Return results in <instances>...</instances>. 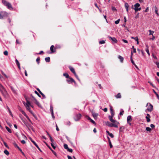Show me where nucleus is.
<instances>
[{"mask_svg": "<svg viewBox=\"0 0 159 159\" xmlns=\"http://www.w3.org/2000/svg\"><path fill=\"white\" fill-rule=\"evenodd\" d=\"M149 35H152L153 33H154L153 31H152L151 30H149Z\"/></svg>", "mask_w": 159, "mask_h": 159, "instance_id": "35", "label": "nucleus"}, {"mask_svg": "<svg viewBox=\"0 0 159 159\" xmlns=\"http://www.w3.org/2000/svg\"><path fill=\"white\" fill-rule=\"evenodd\" d=\"M14 145L16 148H19V147L18 146V145L16 143H14Z\"/></svg>", "mask_w": 159, "mask_h": 159, "instance_id": "53", "label": "nucleus"}, {"mask_svg": "<svg viewBox=\"0 0 159 159\" xmlns=\"http://www.w3.org/2000/svg\"><path fill=\"white\" fill-rule=\"evenodd\" d=\"M51 145L52 147L54 149H55L56 147L54 146L53 143H51Z\"/></svg>", "mask_w": 159, "mask_h": 159, "instance_id": "51", "label": "nucleus"}, {"mask_svg": "<svg viewBox=\"0 0 159 159\" xmlns=\"http://www.w3.org/2000/svg\"><path fill=\"white\" fill-rule=\"evenodd\" d=\"M2 2L3 4L7 6V8L10 10H12L13 8L12 7L11 4L9 2H7L6 1L3 0L2 1Z\"/></svg>", "mask_w": 159, "mask_h": 159, "instance_id": "2", "label": "nucleus"}, {"mask_svg": "<svg viewBox=\"0 0 159 159\" xmlns=\"http://www.w3.org/2000/svg\"><path fill=\"white\" fill-rule=\"evenodd\" d=\"M146 130L148 131H150L151 129L150 127H147L146 128Z\"/></svg>", "mask_w": 159, "mask_h": 159, "instance_id": "40", "label": "nucleus"}, {"mask_svg": "<svg viewBox=\"0 0 159 159\" xmlns=\"http://www.w3.org/2000/svg\"><path fill=\"white\" fill-rule=\"evenodd\" d=\"M40 58L39 57H38L36 59V61L38 63V64H39V61H40Z\"/></svg>", "mask_w": 159, "mask_h": 159, "instance_id": "45", "label": "nucleus"}, {"mask_svg": "<svg viewBox=\"0 0 159 159\" xmlns=\"http://www.w3.org/2000/svg\"><path fill=\"white\" fill-rule=\"evenodd\" d=\"M63 75L66 77L67 78H69V75L67 73H64L63 74Z\"/></svg>", "mask_w": 159, "mask_h": 159, "instance_id": "29", "label": "nucleus"}, {"mask_svg": "<svg viewBox=\"0 0 159 159\" xmlns=\"http://www.w3.org/2000/svg\"><path fill=\"white\" fill-rule=\"evenodd\" d=\"M54 46L53 45H52L50 47V50L52 53L54 52L55 51L53 50Z\"/></svg>", "mask_w": 159, "mask_h": 159, "instance_id": "25", "label": "nucleus"}, {"mask_svg": "<svg viewBox=\"0 0 159 159\" xmlns=\"http://www.w3.org/2000/svg\"><path fill=\"white\" fill-rule=\"evenodd\" d=\"M124 111L123 109H121L120 111V115H122L124 113Z\"/></svg>", "mask_w": 159, "mask_h": 159, "instance_id": "39", "label": "nucleus"}, {"mask_svg": "<svg viewBox=\"0 0 159 159\" xmlns=\"http://www.w3.org/2000/svg\"><path fill=\"white\" fill-rule=\"evenodd\" d=\"M69 69H70V70L71 71L72 73H73L74 74H75L76 73L75 71V70L71 66H69Z\"/></svg>", "mask_w": 159, "mask_h": 159, "instance_id": "15", "label": "nucleus"}, {"mask_svg": "<svg viewBox=\"0 0 159 159\" xmlns=\"http://www.w3.org/2000/svg\"><path fill=\"white\" fill-rule=\"evenodd\" d=\"M16 42L17 44H20V43L19 42V40L18 39H17L16 41Z\"/></svg>", "mask_w": 159, "mask_h": 159, "instance_id": "61", "label": "nucleus"}, {"mask_svg": "<svg viewBox=\"0 0 159 159\" xmlns=\"http://www.w3.org/2000/svg\"><path fill=\"white\" fill-rule=\"evenodd\" d=\"M26 117L30 122L32 123L31 120H30V118H29L28 116H26Z\"/></svg>", "mask_w": 159, "mask_h": 159, "instance_id": "58", "label": "nucleus"}, {"mask_svg": "<svg viewBox=\"0 0 159 159\" xmlns=\"http://www.w3.org/2000/svg\"><path fill=\"white\" fill-rule=\"evenodd\" d=\"M148 104H149V105L148 107L147 110L149 111H151L153 110V106L152 104L149 103H147V106L148 105Z\"/></svg>", "mask_w": 159, "mask_h": 159, "instance_id": "8", "label": "nucleus"}, {"mask_svg": "<svg viewBox=\"0 0 159 159\" xmlns=\"http://www.w3.org/2000/svg\"><path fill=\"white\" fill-rule=\"evenodd\" d=\"M5 128L10 133H11V129L9 127L6 126Z\"/></svg>", "mask_w": 159, "mask_h": 159, "instance_id": "30", "label": "nucleus"}, {"mask_svg": "<svg viewBox=\"0 0 159 159\" xmlns=\"http://www.w3.org/2000/svg\"><path fill=\"white\" fill-rule=\"evenodd\" d=\"M114 123L115 124H110L108 126L111 127H114L115 128H117L118 126L117 125L119 124V122L117 121H116V122Z\"/></svg>", "mask_w": 159, "mask_h": 159, "instance_id": "6", "label": "nucleus"}, {"mask_svg": "<svg viewBox=\"0 0 159 159\" xmlns=\"http://www.w3.org/2000/svg\"><path fill=\"white\" fill-rule=\"evenodd\" d=\"M120 21V19H119L115 22V23L116 24H117L119 23Z\"/></svg>", "mask_w": 159, "mask_h": 159, "instance_id": "48", "label": "nucleus"}, {"mask_svg": "<svg viewBox=\"0 0 159 159\" xmlns=\"http://www.w3.org/2000/svg\"><path fill=\"white\" fill-rule=\"evenodd\" d=\"M67 81L69 84L74 82V83H75V82L74 80L72 78L70 77L67 80Z\"/></svg>", "mask_w": 159, "mask_h": 159, "instance_id": "9", "label": "nucleus"}, {"mask_svg": "<svg viewBox=\"0 0 159 159\" xmlns=\"http://www.w3.org/2000/svg\"><path fill=\"white\" fill-rule=\"evenodd\" d=\"M2 74L5 76V77L6 78H8V77L3 72V71H2Z\"/></svg>", "mask_w": 159, "mask_h": 159, "instance_id": "52", "label": "nucleus"}, {"mask_svg": "<svg viewBox=\"0 0 159 159\" xmlns=\"http://www.w3.org/2000/svg\"><path fill=\"white\" fill-rule=\"evenodd\" d=\"M118 58H119V59H120V61L121 63H122L123 62L124 60V58L123 57L120 55H119L118 56Z\"/></svg>", "mask_w": 159, "mask_h": 159, "instance_id": "18", "label": "nucleus"}, {"mask_svg": "<svg viewBox=\"0 0 159 159\" xmlns=\"http://www.w3.org/2000/svg\"><path fill=\"white\" fill-rule=\"evenodd\" d=\"M132 120L131 116H129L127 117V122L129 123V121Z\"/></svg>", "mask_w": 159, "mask_h": 159, "instance_id": "21", "label": "nucleus"}, {"mask_svg": "<svg viewBox=\"0 0 159 159\" xmlns=\"http://www.w3.org/2000/svg\"><path fill=\"white\" fill-rule=\"evenodd\" d=\"M4 153L7 155H9V153L8 151L7 150H5L4 151Z\"/></svg>", "mask_w": 159, "mask_h": 159, "instance_id": "33", "label": "nucleus"}, {"mask_svg": "<svg viewBox=\"0 0 159 159\" xmlns=\"http://www.w3.org/2000/svg\"><path fill=\"white\" fill-rule=\"evenodd\" d=\"M115 97L117 98H121V95L120 93H118Z\"/></svg>", "mask_w": 159, "mask_h": 159, "instance_id": "24", "label": "nucleus"}, {"mask_svg": "<svg viewBox=\"0 0 159 159\" xmlns=\"http://www.w3.org/2000/svg\"><path fill=\"white\" fill-rule=\"evenodd\" d=\"M0 91L5 98H6L8 96L9 94L4 87L0 90Z\"/></svg>", "mask_w": 159, "mask_h": 159, "instance_id": "3", "label": "nucleus"}, {"mask_svg": "<svg viewBox=\"0 0 159 159\" xmlns=\"http://www.w3.org/2000/svg\"><path fill=\"white\" fill-rule=\"evenodd\" d=\"M23 103L24 104V106L26 107L27 110H28L31 113L33 114V112L32 111L30 110V107H31L32 108H33V106L31 105L30 102L28 100H27L26 103H25V102H23Z\"/></svg>", "mask_w": 159, "mask_h": 159, "instance_id": "1", "label": "nucleus"}, {"mask_svg": "<svg viewBox=\"0 0 159 159\" xmlns=\"http://www.w3.org/2000/svg\"><path fill=\"white\" fill-rule=\"evenodd\" d=\"M21 143H22V144H24L25 143V141L24 140H22L21 141Z\"/></svg>", "mask_w": 159, "mask_h": 159, "instance_id": "57", "label": "nucleus"}, {"mask_svg": "<svg viewBox=\"0 0 159 159\" xmlns=\"http://www.w3.org/2000/svg\"><path fill=\"white\" fill-rule=\"evenodd\" d=\"M10 88L11 89V90L14 93H16V91L14 89L12 86H10Z\"/></svg>", "mask_w": 159, "mask_h": 159, "instance_id": "34", "label": "nucleus"}, {"mask_svg": "<svg viewBox=\"0 0 159 159\" xmlns=\"http://www.w3.org/2000/svg\"><path fill=\"white\" fill-rule=\"evenodd\" d=\"M125 8H128L129 7V5L126 2L125 4Z\"/></svg>", "mask_w": 159, "mask_h": 159, "instance_id": "38", "label": "nucleus"}, {"mask_svg": "<svg viewBox=\"0 0 159 159\" xmlns=\"http://www.w3.org/2000/svg\"><path fill=\"white\" fill-rule=\"evenodd\" d=\"M33 98L34 101L35 103L39 107H41V106L39 102L34 97H33Z\"/></svg>", "mask_w": 159, "mask_h": 159, "instance_id": "12", "label": "nucleus"}, {"mask_svg": "<svg viewBox=\"0 0 159 159\" xmlns=\"http://www.w3.org/2000/svg\"><path fill=\"white\" fill-rule=\"evenodd\" d=\"M155 13L157 15V16H159V14L158 12V9H157V7L156 6L155 7Z\"/></svg>", "mask_w": 159, "mask_h": 159, "instance_id": "26", "label": "nucleus"}, {"mask_svg": "<svg viewBox=\"0 0 159 159\" xmlns=\"http://www.w3.org/2000/svg\"><path fill=\"white\" fill-rule=\"evenodd\" d=\"M111 116H113L114 115V111H112L111 112Z\"/></svg>", "mask_w": 159, "mask_h": 159, "instance_id": "56", "label": "nucleus"}, {"mask_svg": "<svg viewBox=\"0 0 159 159\" xmlns=\"http://www.w3.org/2000/svg\"><path fill=\"white\" fill-rule=\"evenodd\" d=\"M81 116V115L80 113L77 114L74 118L75 120L76 121L79 120L80 119Z\"/></svg>", "mask_w": 159, "mask_h": 159, "instance_id": "7", "label": "nucleus"}, {"mask_svg": "<svg viewBox=\"0 0 159 159\" xmlns=\"http://www.w3.org/2000/svg\"><path fill=\"white\" fill-rule=\"evenodd\" d=\"M92 115L94 118L95 119H97L98 116V114L96 113H93Z\"/></svg>", "mask_w": 159, "mask_h": 159, "instance_id": "22", "label": "nucleus"}, {"mask_svg": "<svg viewBox=\"0 0 159 159\" xmlns=\"http://www.w3.org/2000/svg\"><path fill=\"white\" fill-rule=\"evenodd\" d=\"M7 109L8 111V112L10 114V115H11V116H12V114L11 113V110H10V108H9V107L7 106Z\"/></svg>", "mask_w": 159, "mask_h": 159, "instance_id": "31", "label": "nucleus"}, {"mask_svg": "<svg viewBox=\"0 0 159 159\" xmlns=\"http://www.w3.org/2000/svg\"><path fill=\"white\" fill-rule=\"evenodd\" d=\"M52 152H53V153L54 154V155L56 157H57V154L56 153V152H55L54 151L52 150V149L51 150Z\"/></svg>", "mask_w": 159, "mask_h": 159, "instance_id": "49", "label": "nucleus"}, {"mask_svg": "<svg viewBox=\"0 0 159 159\" xmlns=\"http://www.w3.org/2000/svg\"><path fill=\"white\" fill-rule=\"evenodd\" d=\"M153 91H154V93L156 95V96H157V98L159 100V95L157 93V92L154 90H153Z\"/></svg>", "mask_w": 159, "mask_h": 159, "instance_id": "36", "label": "nucleus"}, {"mask_svg": "<svg viewBox=\"0 0 159 159\" xmlns=\"http://www.w3.org/2000/svg\"><path fill=\"white\" fill-rule=\"evenodd\" d=\"M31 141L32 142L33 144L35 145V146L41 152H42L41 150L39 148V146L37 145V144H36V143H35V142L33 140H32V139H30Z\"/></svg>", "mask_w": 159, "mask_h": 159, "instance_id": "11", "label": "nucleus"}, {"mask_svg": "<svg viewBox=\"0 0 159 159\" xmlns=\"http://www.w3.org/2000/svg\"><path fill=\"white\" fill-rule=\"evenodd\" d=\"M150 117L146 116V118L147 119V122H149L150 121V119L149 118Z\"/></svg>", "mask_w": 159, "mask_h": 159, "instance_id": "37", "label": "nucleus"}, {"mask_svg": "<svg viewBox=\"0 0 159 159\" xmlns=\"http://www.w3.org/2000/svg\"><path fill=\"white\" fill-rule=\"evenodd\" d=\"M86 118H87L88 120H89L91 122H92L93 124L95 125L96 123L92 119H91L88 116H86Z\"/></svg>", "mask_w": 159, "mask_h": 159, "instance_id": "13", "label": "nucleus"}, {"mask_svg": "<svg viewBox=\"0 0 159 159\" xmlns=\"http://www.w3.org/2000/svg\"><path fill=\"white\" fill-rule=\"evenodd\" d=\"M8 15V13L5 11H1L0 12V19L6 18Z\"/></svg>", "mask_w": 159, "mask_h": 159, "instance_id": "4", "label": "nucleus"}, {"mask_svg": "<svg viewBox=\"0 0 159 159\" xmlns=\"http://www.w3.org/2000/svg\"><path fill=\"white\" fill-rule=\"evenodd\" d=\"M108 37L110 39V40H112L114 43H117V41L115 38V37L112 38L109 36H108Z\"/></svg>", "mask_w": 159, "mask_h": 159, "instance_id": "10", "label": "nucleus"}, {"mask_svg": "<svg viewBox=\"0 0 159 159\" xmlns=\"http://www.w3.org/2000/svg\"><path fill=\"white\" fill-rule=\"evenodd\" d=\"M105 43V41L104 40H101L99 42V43L101 44H104Z\"/></svg>", "mask_w": 159, "mask_h": 159, "instance_id": "44", "label": "nucleus"}, {"mask_svg": "<svg viewBox=\"0 0 159 159\" xmlns=\"http://www.w3.org/2000/svg\"><path fill=\"white\" fill-rule=\"evenodd\" d=\"M35 93L37 94L38 96L40 97H41V96L40 95V94L38 93V92L36 91H35Z\"/></svg>", "mask_w": 159, "mask_h": 159, "instance_id": "54", "label": "nucleus"}, {"mask_svg": "<svg viewBox=\"0 0 159 159\" xmlns=\"http://www.w3.org/2000/svg\"><path fill=\"white\" fill-rule=\"evenodd\" d=\"M155 63H156V65H157V67L158 68H159V62H156Z\"/></svg>", "mask_w": 159, "mask_h": 159, "instance_id": "55", "label": "nucleus"}, {"mask_svg": "<svg viewBox=\"0 0 159 159\" xmlns=\"http://www.w3.org/2000/svg\"><path fill=\"white\" fill-rule=\"evenodd\" d=\"M140 6V5L139 3H136L134 5V10L135 11V12H136L138 11H139L141 10V8L139 7Z\"/></svg>", "mask_w": 159, "mask_h": 159, "instance_id": "5", "label": "nucleus"}, {"mask_svg": "<svg viewBox=\"0 0 159 159\" xmlns=\"http://www.w3.org/2000/svg\"><path fill=\"white\" fill-rule=\"evenodd\" d=\"M122 41H123L125 43H128V41L127 40H125V39H123L122 40Z\"/></svg>", "mask_w": 159, "mask_h": 159, "instance_id": "63", "label": "nucleus"}, {"mask_svg": "<svg viewBox=\"0 0 159 159\" xmlns=\"http://www.w3.org/2000/svg\"><path fill=\"white\" fill-rule=\"evenodd\" d=\"M75 76V77H76V78L78 79V80L79 81H80V79H79V78L78 75H77L76 73H75V74H74Z\"/></svg>", "mask_w": 159, "mask_h": 159, "instance_id": "46", "label": "nucleus"}, {"mask_svg": "<svg viewBox=\"0 0 159 159\" xmlns=\"http://www.w3.org/2000/svg\"><path fill=\"white\" fill-rule=\"evenodd\" d=\"M95 6L97 7L99 10L100 9L97 3H95L94 4Z\"/></svg>", "mask_w": 159, "mask_h": 159, "instance_id": "60", "label": "nucleus"}, {"mask_svg": "<svg viewBox=\"0 0 159 159\" xmlns=\"http://www.w3.org/2000/svg\"><path fill=\"white\" fill-rule=\"evenodd\" d=\"M67 157L68 158V159H72V157L69 155L67 156Z\"/></svg>", "mask_w": 159, "mask_h": 159, "instance_id": "64", "label": "nucleus"}, {"mask_svg": "<svg viewBox=\"0 0 159 159\" xmlns=\"http://www.w3.org/2000/svg\"><path fill=\"white\" fill-rule=\"evenodd\" d=\"M107 138L108 141V142L109 143L110 145V147L111 148L112 147V145L111 143V140H110V139L109 137L108 136H107Z\"/></svg>", "mask_w": 159, "mask_h": 159, "instance_id": "20", "label": "nucleus"}, {"mask_svg": "<svg viewBox=\"0 0 159 159\" xmlns=\"http://www.w3.org/2000/svg\"><path fill=\"white\" fill-rule=\"evenodd\" d=\"M64 148L66 149H67L69 148L67 145L66 144H65L64 145Z\"/></svg>", "mask_w": 159, "mask_h": 159, "instance_id": "41", "label": "nucleus"}, {"mask_svg": "<svg viewBox=\"0 0 159 159\" xmlns=\"http://www.w3.org/2000/svg\"><path fill=\"white\" fill-rule=\"evenodd\" d=\"M132 55H133V52H132V51L131 52V62L133 63V65H134L135 64L134 63V61H133V60L132 59Z\"/></svg>", "mask_w": 159, "mask_h": 159, "instance_id": "23", "label": "nucleus"}, {"mask_svg": "<svg viewBox=\"0 0 159 159\" xmlns=\"http://www.w3.org/2000/svg\"><path fill=\"white\" fill-rule=\"evenodd\" d=\"M131 38L132 39H134V40L135 41H136L137 42V44H139L138 38L137 37H131Z\"/></svg>", "mask_w": 159, "mask_h": 159, "instance_id": "16", "label": "nucleus"}, {"mask_svg": "<svg viewBox=\"0 0 159 159\" xmlns=\"http://www.w3.org/2000/svg\"><path fill=\"white\" fill-rule=\"evenodd\" d=\"M106 132L107 134L109 135L111 138H113L114 137L113 134L111 133H110L109 131L107 130L106 131Z\"/></svg>", "mask_w": 159, "mask_h": 159, "instance_id": "19", "label": "nucleus"}, {"mask_svg": "<svg viewBox=\"0 0 159 159\" xmlns=\"http://www.w3.org/2000/svg\"><path fill=\"white\" fill-rule=\"evenodd\" d=\"M48 136L49 137L50 141H51L52 143H53L54 141L53 139H52L50 134H48Z\"/></svg>", "mask_w": 159, "mask_h": 159, "instance_id": "32", "label": "nucleus"}, {"mask_svg": "<svg viewBox=\"0 0 159 159\" xmlns=\"http://www.w3.org/2000/svg\"><path fill=\"white\" fill-rule=\"evenodd\" d=\"M113 116H109V118L111 122L112 123H115L116 122V121L115 120H114L113 119Z\"/></svg>", "mask_w": 159, "mask_h": 159, "instance_id": "14", "label": "nucleus"}, {"mask_svg": "<svg viewBox=\"0 0 159 159\" xmlns=\"http://www.w3.org/2000/svg\"><path fill=\"white\" fill-rule=\"evenodd\" d=\"M67 151L69 152H72V151H73V150H72V149H71V148H68L67 149Z\"/></svg>", "mask_w": 159, "mask_h": 159, "instance_id": "50", "label": "nucleus"}, {"mask_svg": "<svg viewBox=\"0 0 159 159\" xmlns=\"http://www.w3.org/2000/svg\"><path fill=\"white\" fill-rule=\"evenodd\" d=\"M146 52H147V53H148V56H150V53H149V50L148 49V45L146 44Z\"/></svg>", "mask_w": 159, "mask_h": 159, "instance_id": "17", "label": "nucleus"}, {"mask_svg": "<svg viewBox=\"0 0 159 159\" xmlns=\"http://www.w3.org/2000/svg\"><path fill=\"white\" fill-rule=\"evenodd\" d=\"M16 63L17 66H19V65H20V64L17 59H16Z\"/></svg>", "mask_w": 159, "mask_h": 159, "instance_id": "43", "label": "nucleus"}, {"mask_svg": "<svg viewBox=\"0 0 159 159\" xmlns=\"http://www.w3.org/2000/svg\"><path fill=\"white\" fill-rule=\"evenodd\" d=\"M50 111L51 114H52L53 113V108L52 105H50Z\"/></svg>", "mask_w": 159, "mask_h": 159, "instance_id": "27", "label": "nucleus"}, {"mask_svg": "<svg viewBox=\"0 0 159 159\" xmlns=\"http://www.w3.org/2000/svg\"><path fill=\"white\" fill-rule=\"evenodd\" d=\"M5 56H7L8 55V52L7 51H5L3 52Z\"/></svg>", "mask_w": 159, "mask_h": 159, "instance_id": "42", "label": "nucleus"}, {"mask_svg": "<svg viewBox=\"0 0 159 159\" xmlns=\"http://www.w3.org/2000/svg\"><path fill=\"white\" fill-rule=\"evenodd\" d=\"M45 60L47 62H49L50 61V58L49 57H47L45 58Z\"/></svg>", "mask_w": 159, "mask_h": 159, "instance_id": "28", "label": "nucleus"}, {"mask_svg": "<svg viewBox=\"0 0 159 159\" xmlns=\"http://www.w3.org/2000/svg\"><path fill=\"white\" fill-rule=\"evenodd\" d=\"M150 127L152 128H153L155 127V125H153V124H151L150 125Z\"/></svg>", "mask_w": 159, "mask_h": 159, "instance_id": "59", "label": "nucleus"}, {"mask_svg": "<svg viewBox=\"0 0 159 159\" xmlns=\"http://www.w3.org/2000/svg\"><path fill=\"white\" fill-rule=\"evenodd\" d=\"M3 144L6 147H7V148H9V147L8 146L7 143L5 142H3Z\"/></svg>", "mask_w": 159, "mask_h": 159, "instance_id": "47", "label": "nucleus"}, {"mask_svg": "<svg viewBox=\"0 0 159 159\" xmlns=\"http://www.w3.org/2000/svg\"><path fill=\"white\" fill-rule=\"evenodd\" d=\"M66 124L67 125H70V122L69 121H67V122L66 123Z\"/></svg>", "mask_w": 159, "mask_h": 159, "instance_id": "62", "label": "nucleus"}]
</instances>
